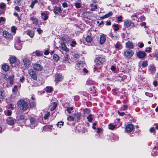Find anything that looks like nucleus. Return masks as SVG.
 <instances>
[{
    "label": "nucleus",
    "instance_id": "obj_1",
    "mask_svg": "<svg viewBox=\"0 0 158 158\" xmlns=\"http://www.w3.org/2000/svg\"><path fill=\"white\" fill-rule=\"evenodd\" d=\"M105 60V59L103 57H98L96 58L94 60V61L96 65H94V70L95 71L98 70V69L101 68L102 65Z\"/></svg>",
    "mask_w": 158,
    "mask_h": 158
},
{
    "label": "nucleus",
    "instance_id": "obj_2",
    "mask_svg": "<svg viewBox=\"0 0 158 158\" xmlns=\"http://www.w3.org/2000/svg\"><path fill=\"white\" fill-rule=\"evenodd\" d=\"M18 104L20 109L23 111L26 110L28 108L27 102L24 100H19L18 102Z\"/></svg>",
    "mask_w": 158,
    "mask_h": 158
},
{
    "label": "nucleus",
    "instance_id": "obj_3",
    "mask_svg": "<svg viewBox=\"0 0 158 158\" xmlns=\"http://www.w3.org/2000/svg\"><path fill=\"white\" fill-rule=\"evenodd\" d=\"M30 124L29 126L32 129L36 127L38 124L39 121L38 118L36 117H32L30 118Z\"/></svg>",
    "mask_w": 158,
    "mask_h": 158
},
{
    "label": "nucleus",
    "instance_id": "obj_4",
    "mask_svg": "<svg viewBox=\"0 0 158 158\" xmlns=\"http://www.w3.org/2000/svg\"><path fill=\"white\" fill-rule=\"evenodd\" d=\"M134 52L131 50L129 49H126L124 51V55L127 58H130L133 55Z\"/></svg>",
    "mask_w": 158,
    "mask_h": 158
},
{
    "label": "nucleus",
    "instance_id": "obj_5",
    "mask_svg": "<svg viewBox=\"0 0 158 158\" xmlns=\"http://www.w3.org/2000/svg\"><path fill=\"white\" fill-rule=\"evenodd\" d=\"M23 42L21 41L19 38L17 39L15 44V48L18 50H20L22 47Z\"/></svg>",
    "mask_w": 158,
    "mask_h": 158
},
{
    "label": "nucleus",
    "instance_id": "obj_6",
    "mask_svg": "<svg viewBox=\"0 0 158 158\" xmlns=\"http://www.w3.org/2000/svg\"><path fill=\"white\" fill-rule=\"evenodd\" d=\"M53 11L55 14L56 15H58L59 13H61V6L60 5H56L54 6L53 9Z\"/></svg>",
    "mask_w": 158,
    "mask_h": 158
},
{
    "label": "nucleus",
    "instance_id": "obj_7",
    "mask_svg": "<svg viewBox=\"0 0 158 158\" xmlns=\"http://www.w3.org/2000/svg\"><path fill=\"white\" fill-rule=\"evenodd\" d=\"M15 121V119L11 117L8 118L6 120V123L10 126L14 125Z\"/></svg>",
    "mask_w": 158,
    "mask_h": 158
},
{
    "label": "nucleus",
    "instance_id": "obj_8",
    "mask_svg": "<svg viewBox=\"0 0 158 158\" xmlns=\"http://www.w3.org/2000/svg\"><path fill=\"white\" fill-rule=\"evenodd\" d=\"M23 62L25 67L28 68L31 65V61L27 57H24L23 59Z\"/></svg>",
    "mask_w": 158,
    "mask_h": 158
},
{
    "label": "nucleus",
    "instance_id": "obj_9",
    "mask_svg": "<svg viewBox=\"0 0 158 158\" xmlns=\"http://www.w3.org/2000/svg\"><path fill=\"white\" fill-rule=\"evenodd\" d=\"M141 13L136 12L132 15L131 18L132 20H136L138 22L139 21V15Z\"/></svg>",
    "mask_w": 158,
    "mask_h": 158
},
{
    "label": "nucleus",
    "instance_id": "obj_10",
    "mask_svg": "<svg viewBox=\"0 0 158 158\" xmlns=\"http://www.w3.org/2000/svg\"><path fill=\"white\" fill-rule=\"evenodd\" d=\"M137 56L139 58H144L146 56V54L144 52L139 51L136 53Z\"/></svg>",
    "mask_w": 158,
    "mask_h": 158
},
{
    "label": "nucleus",
    "instance_id": "obj_11",
    "mask_svg": "<svg viewBox=\"0 0 158 158\" xmlns=\"http://www.w3.org/2000/svg\"><path fill=\"white\" fill-rule=\"evenodd\" d=\"M29 73L30 76L34 80H36L37 79L36 74L35 71L32 69L30 70L29 71Z\"/></svg>",
    "mask_w": 158,
    "mask_h": 158
},
{
    "label": "nucleus",
    "instance_id": "obj_12",
    "mask_svg": "<svg viewBox=\"0 0 158 158\" xmlns=\"http://www.w3.org/2000/svg\"><path fill=\"white\" fill-rule=\"evenodd\" d=\"M33 68L34 70L38 71H41L42 70L43 67L38 64H33Z\"/></svg>",
    "mask_w": 158,
    "mask_h": 158
},
{
    "label": "nucleus",
    "instance_id": "obj_13",
    "mask_svg": "<svg viewBox=\"0 0 158 158\" xmlns=\"http://www.w3.org/2000/svg\"><path fill=\"white\" fill-rule=\"evenodd\" d=\"M29 101V103L30 107L31 108L35 107L36 105L35 99L33 97H31Z\"/></svg>",
    "mask_w": 158,
    "mask_h": 158
},
{
    "label": "nucleus",
    "instance_id": "obj_14",
    "mask_svg": "<svg viewBox=\"0 0 158 158\" xmlns=\"http://www.w3.org/2000/svg\"><path fill=\"white\" fill-rule=\"evenodd\" d=\"M76 130L79 132L84 133L85 131L83 126L82 125L79 124L76 127Z\"/></svg>",
    "mask_w": 158,
    "mask_h": 158
},
{
    "label": "nucleus",
    "instance_id": "obj_15",
    "mask_svg": "<svg viewBox=\"0 0 158 158\" xmlns=\"http://www.w3.org/2000/svg\"><path fill=\"white\" fill-rule=\"evenodd\" d=\"M133 125L132 124H128L126 127L125 131L127 132H131L134 129Z\"/></svg>",
    "mask_w": 158,
    "mask_h": 158
},
{
    "label": "nucleus",
    "instance_id": "obj_16",
    "mask_svg": "<svg viewBox=\"0 0 158 158\" xmlns=\"http://www.w3.org/2000/svg\"><path fill=\"white\" fill-rule=\"evenodd\" d=\"M17 120L20 123L24 122L26 121V119L23 115H18L17 117Z\"/></svg>",
    "mask_w": 158,
    "mask_h": 158
},
{
    "label": "nucleus",
    "instance_id": "obj_17",
    "mask_svg": "<svg viewBox=\"0 0 158 158\" xmlns=\"http://www.w3.org/2000/svg\"><path fill=\"white\" fill-rule=\"evenodd\" d=\"M3 35L4 37L6 39H11L12 38V36L11 34L6 31H3Z\"/></svg>",
    "mask_w": 158,
    "mask_h": 158
},
{
    "label": "nucleus",
    "instance_id": "obj_18",
    "mask_svg": "<svg viewBox=\"0 0 158 158\" xmlns=\"http://www.w3.org/2000/svg\"><path fill=\"white\" fill-rule=\"evenodd\" d=\"M63 77L61 74H56L55 76V80L56 83L62 80Z\"/></svg>",
    "mask_w": 158,
    "mask_h": 158
},
{
    "label": "nucleus",
    "instance_id": "obj_19",
    "mask_svg": "<svg viewBox=\"0 0 158 158\" xmlns=\"http://www.w3.org/2000/svg\"><path fill=\"white\" fill-rule=\"evenodd\" d=\"M5 91L1 87H0V98L4 99L6 97Z\"/></svg>",
    "mask_w": 158,
    "mask_h": 158
},
{
    "label": "nucleus",
    "instance_id": "obj_20",
    "mask_svg": "<svg viewBox=\"0 0 158 158\" xmlns=\"http://www.w3.org/2000/svg\"><path fill=\"white\" fill-rule=\"evenodd\" d=\"M57 105V103L55 102L52 103L49 106V110L51 111L54 110Z\"/></svg>",
    "mask_w": 158,
    "mask_h": 158
},
{
    "label": "nucleus",
    "instance_id": "obj_21",
    "mask_svg": "<svg viewBox=\"0 0 158 158\" xmlns=\"http://www.w3.org/2000/svg\"><path fill=\"white\" fill-rule=\"evenodd\" d=\"M132 23L131 20L127 19L124 22V27L126 28H128Z\"/></svg>",
    "mask_w": 158,
    "mask_h": 158
},
{
    "label": "nucleus",
    "instance_id": "obj_22",
    "mask_svg": "<svg viewBox=\"0 0 158 158\" xmlns=\"http://www.w3.org/2000/svg\"><path fill=\"white\" fill-rule=\"evenodd\" d=\"M126 47L130 49H132L133 48L134 46L132 42L128 41L126 43Z\"/></svg>",
    "mask_w": 158,
    "mask_h": 158
},
{
    "label": "nucleus",
    "instance_id": "obj_23",
    "mask_svg": "<svg viewBox=\"0 0 158 158\" xmlns=\"http://www.w3.org/2000/svg\"><path fill=\"white\" fill-rule=\"evenodd\" d=\"M109 36L113 40H117L119 38V36L117 34H114L112 33H111L110 34Z\"/></svg>",
    "mask_w": 158,
    "mask_h": 158
},
{
    "label": "nucleus",
    "instance_id": "obj_24",
    "mask_svg": "<svg viewBox=\"0 0 158 158\" xmlns=\"http://www.w3.org/2000/svg\"><path fill=\"white\" fill-rule=\"evenodd\" d=\"M106 40V36L104 34H102L100 36V43L102 44L104 43Z\"/></svg>",
    "mask_w": 158,
    "mask_h": 158
},
{
    "label": "nucleus",
    "instance_id": "obj_25",
    "mask_svg": "<svg viewBox=\"0 0 158 158\" xmlns=\"http://www.w3.org/2000/svg\"><path fill=\"white\" fill-rule=\"evenodd\" d=\"M73 117L74 121H78L81 117V114L80 113H75Z\"/></svg>",
    "mask_w": 158,
    "mask_h": 158
},
{
    "label": "nucleus",
    "instance_id": "obj_26",
    "mask_svg": "<svg viewBox=\"0 0 158 158\" xmlns=\"http://www.w3.org/2000/svg\"><path fill=\"white\" fill-rule=\"evenodd\" d=\"M112 12L111 11L109 12L108 14H106L100 17L101 19H104L106 18L111 16L112 15Z\"/></svg>",
    "mask_w": 158,
    "mask_h": 158
},
{
    "label": "nucleus",
    "instance_id": "obj_27",
    "mask_svg": "<svg viewBox=\"0 0 158 158\" xmlns=\"http://www.w3.org/2000/svg\"><path fill=\"white\" fill-rule=\"evenodd\" d=\"M60 45L61 48L63 50L66 52H68L69 51L68 48L67 47L65 44L64 43H61Z\"/></svg>",
    "mask_w": 158,
    "mask_h": 158
},
{
    "label": "nucleus",
    "instance_id": "obj_28",
    "mask_svg": "<svg viewBox=\"0 0 158 158\" xmlns=\"http://www.w3.org/2000/svg\"><path fill=\"white\" fill-rule=\"evenodd\" d=\"M27 34L29 35L31 38H32L34 36V32L33 31L28 30L27 31Z\"/></svg>",
    "mask_w": 158,
    "mask_h": 158
},
{
    "label": "nucleus",
    "instance_id": "obj_29",
    "mask_svg": "<svg viewBox=\"0 0 158 158\" xmlns=\"http://www.w3.org/2000/svg\"><path fill=\"white\" fill-rule=\"evenodd\" d=\"M152 155L153 156L158 155V148H153Z\"/></svg>",
    "mask_w": 158,
    "mask_h": 158
},
{
    "label": "nucleus",
    "instance_id": "obj_30",
    "mask_svg": "<svg viewBox=\"0 0 158 158\" xmlns=\"http://www.w3.org/2000/svg\"><path fill=\"white\" fill-rule=\"evenodd\" d=\"M115 48L117 50H119L122 48V46L119 42H117L114 45Z\"/></svg>",
    "mask_w": 158,
    "mask_h": 158
},
{
    "label": "nucleus",
    "instance_id": "obj_31",
    "mask_svg": "<svg viewBox=\"0 0 158 158\" xmlns=\"http://www.w3.org/2000/svg\"><path fill=\"white\" fill-rule=\"evenodd\" d=\"M158 129V125H156V127H152L149 129V131L151 133H154L155 134V130Z\"/></svg>",
    "mask_w": 158,
    "mask_h": 158
},
{
    "label": "nucleus",
    "instance_id": "obj_32",
    "mask_svg": "<svg viewBox=\"0 0 158 158\" xmlns=\"http://www.w3.org/2000/svg\"><path fill=\"white\" fill-rule=\"evenodd\" d=\"M2 68L5 71H7L9 69V66L6 64H4L2 65Z\"/></svg>",
    "mask_w": 158,
    "mask_h": 158
},
{
    "label": "nucleus",
    "instance_id": "obj_33",
    "mask_svg": "<svg viewBox=\"0 0 158 158\" xmlns=\"http://www.w3.org/2000/svg\"><path fill=\"white\" fill-rule=\"evenodd\" d=\"M30 20H32L33 24H35V25H37L38 24V20L35 18H33L32 17H30Z\"/></svg>",
    "mask_w": 158,
    "mask_h": 158
},
{
    "label": "nucleus",
    "instance_id": "obj_34",
    "mask_svg": "<svg viewBox=\"0 0 158 158\" xmlns=\"http://www.w3.org/2000/svg\"><path fill=\"white\" fill-rule=\"evenodd\" d=\"M41 15L42 16V18L44 20H47L48 18L47 14L44 12H42Z\"/></svg>",
    "mask_w": 158,
    "mask_h": 158
},
{
    "label": "nucleus",
    "instance_id": "obj_35",
    "mask_svg": "<svg viewBox=\"0 0 158 158\" xmlns=\"http://www.w3.org/2000/svg\"><path fill=\"white\" fill-rule=\"evenodd\" d=\"M9 61L11 64H14L16 61V57L14 56H11L10 58Z\"/></svg>",
    "mask_w": 158,
    "mask_h": 158
},
{
    "label": "nucleus",
    "instance_id": "obj_36",
    "mask_svg": "<svg viewBox=\"0 0 158 158\" xmlns=\"http://www.w3.org/2000/svg\"><path fill=\"white\" fill-rule=\"evenodd\" d=\"M14 78V75L9 76L8 77V78L9 80V83L10 85H13V79Z\"/></svg>",
    "mask_w": 158,
    "mask_h": 158
},
{
    "label": "nucleus",
    "instance_id": "obj_37",
    "mask_svg": "<svg viewBox=\"0 0 158 158\" xmlns=\"http://www.w3.org/2000/svg\"><path fill=\"white\" fill-rule=\"evenodd\" d=\"M52 5L57 4V5H60V2L61 0H51Z\"/></svg>",
    "mask_w": 158,
    "mask_h": 158
},
{
    "label": "nucleus",
    "instance_id": "obj_38",
    "mask_svg": "<svg viewBox=\"0 0 158 158\" xmlns=\"http://www.w3.org/2000/svg\"><path fill=\"white\" fill-rule=\"evenodd\" d=\"M89 89L90 91L91 92V93L95 94L97 92L96 90L95 89V86H94L90 87L89 88Z\"/></svg>",
    "mask_w": 158,
    "mask_h": 158
},
{
    "label": "nucleus",
    "instance_id": "obj_39",
    "mask_svg": "<svg viewBox=\"0 0 158 158\" xmlns=\"http://www.w3.org/2000/svg\"><path fill=\"white\" fill-rule=\"evenodd\" d=\"M50 115V113L48 111H47L45 112L43 118L44 120H46L49 117Z\"/></svg>",
    "mask_w": 158,
    "mask_h": 158
},
{
    "label": "nucleus",
    "instance_id": "obj_40",
    "mask_svg": "<svg viewBox=\"0 0 158 158\" xmlns=\"http://www.w3.org/2000/svg\"><path fill=\"white\" fill-rule=\"evenodd\" d=\"M83 64V62L81 60H78L76 62V66L77 67H79L81 66H82V64Z\"/></svg>",
    "mask_w": 158,
    "mask_h": 158
},
{
    "label": "nucleus",
    "instance_id": "obj_41",
    "mask_svg": "<svg viewBox=\"0 0 158 158\" xmlns=\"http://www.w3.org/2000/svg\"><path fill=\"white\" fill-rule=\"evenodd\" d=\"M111 139L113 140H117L118 139V136L115 135L114 134H111Z\"/></svg>",
    "mask_w": 158,
    "mask_h": 158
},
{
    "label": "nucleus",
    "instance_id": "obj_42",
    "mask_svg": "<svg viewBox=\"0 0 158 158\" xmlns=\"http://www.w3.org/2000/svg\"><path fill=\"white\" fill-rule=\"evenodd\" d=\"M53 59L55 61L57 62L59 60L60 57L57 55L55 54L53 55Z\"/></svg>",
    "mask_w": 158,
    "mask_h": 158
},
{
    "label": "nucleus",
    "instance_id": "obj_43",
    "mask_svg": "<svg viewBox=\"0 0 158 158\" xmlns=\"http://www.w3.org/2000/svg\"><path fill=\"white\" fill-rule=\"evenodd\" d=\"M38 2V1L37 0H34V1H33L32 2L30 6L29 7L31 8H33L35 4L37 3Z\"/></svg>",
    "mask_w": 158,
    "mask_h": 158
},
{
    "label": "nucleus",
    "instance_id": "obj_44",
    "mask_svg": "<svg viewBox=\"0 0 158 158\" xmlns=\"http://www.w3.org/2000/svg\"><path fill=\"white\" fill-rule=\"evenodd\" d=\"M52 125H46L45 127H43V130L46 131V130H48L49 129H51L52 128Z\"/></svg>",
    "mask_w": 158,
    "mask_h": 158
},
{
    "label": "nucleus",
    "instance_id": "obj_45",
    "mask_svg": "<svg viewBox=\"0 0 158 158\" xmlns=\"http://www.w3.org/2000/svg\"><path fill=\"white\" fill-rule=\"evenodd\" d=\"M53 89L51 87L47 86L46 87L45 91L48 93H51Z\"/></svg>",
    "mask_w": 158,
    "mask_h": 158
},
{
    "label": "nucleus",
    "instance_id": "obj_46",
    "mask_svg": "<svg viewBox=\"0 0 158 158\" xmlns=\"http://www.w3.org/2000/svg\"><path fill=\"white\" fill-rule=\"evenodd\" d=\"M87 118L89 122H91L93 119V118L92 117V114H89L87 117Z\"/></svg>",
    "mask_w": 158,
    "mask_h": 158
},
{
    "label": "nucleus",
    "instance_id": "obj_47",
    "mask_svg": "<svg viewBox=\"0 0 158 158\" xmlns=\"http://www.w3.org/2000/svg\"><path fill=\"white\" fill-rule=\"evenodd\" d=\"M36 55L38 56H41L43 55V52H41L40 51L36 50L35 52Z\"/></svg>",
    "mask_w": 158,
    "mask_h": 158
},
{
    "label": "nucleus",
    "instance_id": "obj_48",
    "mask_svg": "<svg viewBox=\"0 0 158 158\" xmlns=\"http://www.w3.org/2000/svg\"><path fill=\"white\" fill-rule=\"evenodd\" d=\"M149 70L152 73H153L155 72L156 69L154 66L153 65H152L150 67Z\"/></svg>",
    "mask_w": 158,
    "mask_h": 158
},
{
    "label": "nucleus",
    "instance_id": "obj_49",
    "mask_svg": "<svg viewBox=\"0 0 158 158\" xmlns=\"http://www.w3.org/2000/svg\"><path fill=\"white\" fill-rule=\"evenodd\" d=\"M67 120L68 121L70 122H72L74 121L73 117L71 116H69L67 118Z\"/></svg>",
    "mask_w": 158,
    "mask_h": 158
},
{
    "label": "nucleus",
    "instance_id": "obj_50",
    "mask_svg": "<svg viewBox=\"0 0 158 158\" xmlns=\"http://www.w3.org/2000/svg\"><path fill=\"white\" fill-rule=\"evenodd\" d=\"M90 110L89 109L85 108L83 111V114H87L90 113Z\"/></svg>",
    "mask_w": 158,
    "mask_h": 158
},
{
    "label": "nucleus",
    "instance_id": "obj_51",
    "mask_svg": "<svg viewBox=\"0 0 158 158\" xmlns=\"http://www.w3.org/2000/svg\"><path fill=\"white\" fill-rule=\"evenodd\" d=\"M92 38L89 36H87L85 39L86 41L88 42H91L92 41Z\"/></svg>",
    "mask_w": 158,
    "mask_h": 158
},
{
    "label": "nucleus",
    "instance_id": "obj_52",
    "mask_svg": "<svg viewBox=\"0 0 158 158\" xmlns=\"http://www.w3.org/2000/svg\"><path fill=\"white\" fill-rule=\"evenodd\" d=\"M73 107H67L66 110L68 112V113L70 114L71 113L72 111L73 110Z\"/></svg>",
    "mask_w": 158,
    "mask_h": 158
},
{
    "label": "nucleus",
    "instance_id": "obj_53",
    "mask_svg": "<svg viewBox=\"0 0 158 158\" xmlns=\"http://www.w3.org/2000/svg\"><path fill=\"white\" fill-rule=\"evenodd\" d=\"M114 30V31H116L119 29L118 25L117 24H114L113 25Z\"/></svg>",
    "mask_w": 158,
    "mask_h": 158
},
{
    "label": "nucleus",
    "instance_id": "obj_54",
    "mask_svg": "<svg viewBox=\"0 0 158 158\" xmlns=\"http://www.w3.org/2000/svg\"><path fill=\"white\" fill-rule=\"evenodd\" d=\"M108 127L109 129L113 130L116 127V126L110 123Z\"/></svg>",
    "mask_w": 158,
    "mask_h": 158
},
{
    "label": "nucleus",
    "instance_id": "obj_55",
    "mask_svg": "<svg viewBox=\"0 0 158 158\" xmlns=\"http://www.w3.org/2000/svg\"><path fill=\"white\" fill-rule=\"evenodd\" d=\"M93 83V81L90 80H87L86 82V84L87 85H91Z\"/></svg>",
    "mask_w": 158,
    "mask_h": 158
},
{
    "label": "nucleus",
    "instance_id": "obj_56",
    "mask_svg": "<svg viewBox=\"0 0 158 158\" xmlns=\"http://www.w3.org/2000/svg\"><path fill=\"white\" fill-rule=\"evenodd\" d=\"M63 123L64 122L61 121L58 122L56 125L58 127H59L60 128L61 126H62L63 125Z\"/></svg>",
    "mask_w": 158,
    "mask_h": 158
},
{
    "label": "nucleus",
    "instance_id": "obj_57",
    "mask_svg": "<svg viewBox=\"0 0 158 158\" xmlns=\"http://www.w3.org/2000/svg\"><path fill=\"white\" fill-rule=\"evenodd\" d=\"M6 7V4L3 3H0V8L1 9L5 8Z\"/></svg>",
    "mask_w": 158,
    "mask_h": 158
},
{
    "label": "nucleus",
    "instance_id": "obj_58",
    "mask_svg": "<svg viewBox=\"0 0 158 158\" xmlns=\"http://www.w3.org/2000/svg\"><path fill=\"white\" fill-rule=\"evenodd\" d=\"M75 6L76 8H79L81 7V4L79 2H76L75 4Z\"/></svg>",
    "mask_w": 158,
    "mask_h": 158
},
{
    "label": "nucleus",
    "instance_id": "obj_59",
    "mask_svg": "<svg viewBox=\"0 0 158 158\" xmlns=\"http://www.w3.org/2000/svg\"><path fill=\"white\" fill-rule=\"evenodd\" d=\"M116 67L114 65H112L110 68L111 70L114 73L116 72Z\"/></svg>",
    "mask_w": 158,
    "mask_h": 158
},
{
    "label": "nucleus",
    "instance_id": "obj_60",
    "mask_svg": "<svg viewBox=\"0 0 158 158\" xmlns=\"http://www.w3.org/2000/svg\"><path fill=\"white\" fill-rule=\"evenodd\" d=\"M154 57L156 60L158 61V51L155 52L154 54Z\"/></svg>",
    "mask_w": 158,
    "mask_h": 158
},
{
    "label": "nucleus",
    "instance_id": "obj_61",
    "mask_svg": "<svg viewBox=\"0 0 158 158\" xmlns=\"http://www.w3.org/2000/svg\"><path fill=\"white\" fill-rule=\"evenodd\" d=\"M145 19V17L143 16H139V20H140V21L141 22H142L143 21H144Z\"/></svg>",
    "mask_w": 158,
    "mask_h": 158
},
{
    "label": "nucleus",
    "instance_id": "obj_62",
    "mask_svg": "<svg viewBox=\"0 0 158 158\" xmlns=\"http://www.w3.org/2000/svg\"><path fill=\"white\" fill-rule=\"evenodd\" d=\"M145 95L150 97H152L153 96V94L152 93L146 92L145 93Z\"/></svg>",
    "mask_w": 158,
    "mask_h": 158
},
{
    "label": "nucleus",
    "instance_id": "obj_63",
    "mask_svg": "<svg viewBox=\"0 0 158 158\" xmlns=\"http://www.w3.org/2000/svg\"><path fill=\"white\" fill-rule=\"evenodd\" d=\"M76 44L77 43L75 41H73L71 42V44H70V45L72 47H74Z\"/></svg>",
    "mask_w": 158,
    "mask_h": 158
},
{
    "label": "nucleus",
    "instance_id": "obj_64",
    "mask_svg": "<svg viewBox=\"0 0 158 158\" xmlns=\"http://www.w3.org/2000/svg\"><path fill=\"white\" fill-rule=\"evenodd\" d=\"M142 66L143 67H145L147 66L148 65V63L147 61H144L142 63Z\"/></svg>",
    "mask_w": 158,
    "mask_h": 158
}]
</instances>
